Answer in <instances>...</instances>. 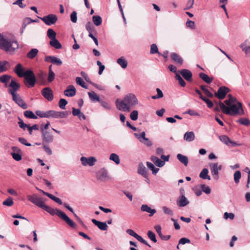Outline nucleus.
Instances as JSON below:
<instances>
[{"instance_id":"052dcab7","label":"nucleus","mask_w":250,"mask_h":250,"mask_svg":"<svg viewBox=\"0 0 250 250\" xmlns=\"http://www.w3.org/2000/svg\"><path fill=\"white\" fill-rule=\"evenodd\" d=\"M11 154L13 158L16 161H19L22 159L21 155L19 153L12 152Z\"/></svg>"},{"instance_id":"0e129e2a","label":"nucleus","mask_w":250,"mask_h":250,"mask_svg":"<svg viewBox=\"0 0 250 250\" xmlns=\"http://www.w3.org/2000/svg\"><path fill=\"white\" fill-rule=\"evenodd\" d=\"M134 135L140 141V140H145V139H146V133L144 131L142 132L140 135H139L137 133H134Z\"/></svg>"},{"instance_id":"680f3d73","label":"nucleus","mask_w":250,"mask_h":250,"mask_svg":"<svg viewBox=\"0 0 250 250\" xmlns=\"http://www.w3.org/2000/svg\"><path fill=\"white\" fill-rule=\"evenodd\" d=\"M97 64L99 66L98 73L99 75H101L105 68V66L104 65L102 64V62L100 61H97Z\"/></svg>"},{"instance_id":"864d4df0","label":"nucleus","mask_w":250,"mask_h":250,"mask_svg":"<svg viewBox=\"0 0 250 250\" xmlns=\"http://www.w3.org/2000/svg\"><path fill=\"white\" fill-rule=\"evenodd\" d=\"M2 204L4 206L11 207L14 204V202L11 197H9L3 202Z\"/></svg>"},{"instance_id":"f3484780","label":"nucleus","mask_w":250,"mask_h":250,"mask_svg":"<svg viewBox=\"0 0 250 250\" xmlns=\"http://www.w3.org/2000/svg\"><path fill=\"white\" fill-rule=\"evenodd\" d=\"M81 161L83 166H85L86 165H89L90 166H93L96 162V159L93 157H90L88 158L84 157H82L81 158Z\"/></svg>"},{"instance_id":"603ef678","label":"nucleus","mask_w":250,"mask_h":250,"mask_svg":"<svg viewBox=\"0 0 250 250\" xmlns=\"http://www.w3.org/2000/svg\"><path fill=\"white\" fill-rule=\"evenodd\" d=\"M237 122L241 124V125H245L246 126H248L250 125V121L247 118H240L238 120Z\"/></svg>"},{"instance_id":"393cba45","label":"nucleus","mask_w":250,"mask_h":250,"mask_svg":"<svg viewBox=\"0 0 250 250\" xmlns=\"http://www.w3.org/2000/svg\"><path fill=\"white\" fill-rule=\"evenodd\" d=\"M138 172L139 174L142 175L144 177H145L146 179H147L148 181H149L147 172L143 164H139Z\"/></svg>"},{"instance_id":"f704fd0d","label":"nucleus","mask_w":250,"mask_h":250,"mask_svg":"<svg viewBox=\"0 0 250 250\" xmlns=\"http://www.w3.org/2000/svg\"><path fill=\"white\" fill-rule=\"evenodd\" d=\"M49 44L51 46L54 47L56 49H61L62 47V44L56 39V38L50 40Z\"/></svg>"},{"instance_id":"2f4dec72","label":"nucleus","mask_w":250,"mask_h":250,"mask_svg":"<svg viewBox=\"0 0 250 250\" xmlns=\"http://www.w3.org/2000/svg\"><path fill=\"white\" fill-rule=\"evenodd\" d=\"M177 158L178 160L183 164L185 166H187L188 162V158L187 156L181 154H178Z\"/></svg>"},{"instance_id":"58836bf2","label":"nucleus","mask_w":250,"mask_h":250,"mask_svg":"<svg viewBox=\"0 0 250 250\" xmlns=\"http://www.w3.org/2000/svg\"><path fill=\"white\" fill-rule=\"evenodd\" d=\"M92 20L94 24L96 26H99L101 24L102 20L100 16H93Z\"/></svg>"},{"instance_id":"aec40b11","label":"nucleus","mask_w":250,"mask_h":250,"mask_svg":"<svg viewBox=\"0 0 250 250\" xmlns=\"http://www.w3.org/2000/svg\"><path fill=\"white\" fill-rule=\"evenodd\" d=\"M76 88L73 85H69L64 91V94L68 97H73L76 95Z\"/></svg>"},{"instance_id":"338daca9","label":"nucleus","mask_w":250,"mask_h":250,"mask_svg":"<svg viewBox=\"0 0 250 250\" xmlns=\"http://www.w3.org/2000/svg\"><path fill=\"white\" fill-rule=\"evenodd\" d=\"M55 74L53 71L48 72L47 81L48 83H51L55 79Z\"/></svg>"},{"instance_id":"13d9d810","label":"nucleus","mask_w":250,"mask_h":250,"mask_svg":"<svg viewBox=\"0 0 250 250\" xmlns=\"http://www.w3.org/2000/svg\"><path fill=\"white\" fill-rule=\"evenodd\" d=\"M156 91L157 92V95L152 96V98L153 99H157L162 98L163 97V93L162 90L160 89L157 88L156 89Z\"/></svg>"},{"instance_id":"5fc2aeb1","label":"nucleus","mask_w":250,"mask_h":250,"mask_svg":"<svg viewBox=\"0 0 250 250\" xmlns=\"http://www.w3.org/2000/svg\"><path fill=\"white\" fill-rule=\"evenodd\" d=\"M76 82L78 84L81 85L83 88H87V86H86V85L85 84L84 82H83V81L81 77H77L76 78Z\"/></svg>"},{"instance_id":"a19ab883","label":"nucleus","mask_w":250,"mask_h":250,"mask_svg":"<svg viewBox=\"0 0 250 250\" xmlns=\"http://www.w3.org/2000/svg\"><path fill=\"white\" fill-rule=\"evenodd\" d=\"M150 53L151 54H154L157 53L159 55H161V53H160L158 51L157 45L155 43L152 44L151 45Z\"/></svg>"},{"instance_id":"6e6d98bb","label":"nucleus","mask_w":250,"mask_h":250,"mask_svg":"<svg viewBox=\"0 0 250 250\" xmlns=\"http://www.w3.org/2000/svg\"><path fill=\"white\" fill-rule=\"evenodd\" d=\"M67 104V101L64 99H61L59 102V107L62 109L65 108V105Z\"/></svg>"},{"instance_id":"b1692460","label":"nucleus","mask_w":250,"mask_h":250,"mask_svg":"<svg viewBox=\"0 0 250 250\" xmlns=\"http://www.w3.org/2000/svg\"><path fill=\"white\" fill-rule=\"evenodd\" d=\"M92 222L97 226L99 229L102 230H106L107 229L108 226L105 222H102L96 220L95 219H92Z\"/></svg>"},{"instance_id":"e2e57ef3","label":"nucleus","mask_w":250,"mask_h":250,"mask_svg":"<svg viewBox=\"0 0 250 250\" xmlns=\"http://www.w3.org/2000/svg\"><path fill=\"white\" fill-rule=\"evenodd\" d=\"M139 241L141 242L142 243L147 246L149 247H151L150 245L145 240H144L141 236L137 234V236L135 238Z\"/></svg>"},{"instance_id":"09e8293b","label":"nucleus","mask_w":250,"mask_h":250,"mask_svg":"<svg viewBox=\"0 0 250 250\" xmlns=\"http://www.w3.org/2000/svg\"><path fill=\"white\" fill-rule=\"evenodd\" d=\"M148 237L153 242L156 243L157 239L155 233L151 230H148L147 233Z\"/></svg>"},{"instance_id":"de8ad7c7","label":"nucleus","mask_w":250,"mask_h":250,"mask_svg":"<svg viewBox=\"0 0 250 250\" xmlns=\"http://www.w3.org/2000/svg\"><path fill=\"white\" fill-rule=\"evenodd\" d=\"M241 177V172L239 170H237L234 172V180L236 184H238L239 183V180Z\"/></svg>"},{"instance_id":"9b49d317","label":"nucleus","mask_w":250,"mask_h":250,"mask_svg":"<svg viewBox=\"0 0 250 250\" xmlns=\"http://www.w3.org/2000/svg\"><path fill=\"white\" fill-rule=\"evenodd\" d=\"M41 19L47 25L54 24L57 21V16L54 14H49L41 18Z\"/></svg>"},{"instance_id":"f03ea898","label":"nucleus","mask_w":250,"mask_h":250,"mask_svg":"<svg viewBox=\"0 0 250 250\" xmlns=\"http://www.w3.org/2000/svg\"><path fill=\"white\" fill-rule=\"evenodd\" d=\"M218 104L223 113L235 116L236 115H243L244 114V111L243 108L242 104L237 102V104H232L230 106H226L224 103L219 101Z\"/></svg>"},{"instance_id":"2eb2a0df","label":"nucleus","mask_w":250,"mask_h":250,"mask_svg":"<svg viewBox=\"0 0 250 250\" xmlns=\"http://www.w3.org/2000/svg\"><path fill=\"white\" fill-rule=\"evenodd\" d=\"M41 93L49 101H51L53 99V91L50 87H47L43 88L42 90Z\"/></svg>"},{"instance_id":"ea45409f","label":"nucleus","mask_w":250,"mask_h":250,"mask_svg":"<svg viewBox=\"0 0 250 250\" xmlns=\"http://www.w3.org/2000/svg\"><path fill=\"white\" fill-rule=\"evenodd\" d=\"M24 115L28 118L36 119H37V116H36L34 113L30 110H26L24 112Z\"/></svg>"},{"instance_id":"9d476101","label":"nucleus","mask_w":250,"mask_h":250,"mask_svg":"<svg viewBox=\"0 0 250 250\" xmlns=\"http://www.w3.org/2000/svg\"><path fill=\"white\" fill-rule=\"evenodd\" d=\"M43 144H49L53 142L54 136L52 133L48 131H44L41 128Z\"/></svg>"},{"instance_id":"c9c22d12","label":"nucleus","mask_w":250,"mask_h":250,"mask_svg":"<svg viewBox=\"0 0 250 250\" xmlns=\"http://www.w3.org/2000/svg\"><path fill=\"white\" fill-rule=\"evenodd\" d=\"M88 95L91 101L93 102H100L99 96L94 91L89 92Z\"/></svg>"},{"instance_id":"37998d69","label":"nucleus","mask_w":250,"mask_h":250,"mask_svg":"<svg viewBox=\"0 0 250 250\" xmlns=\"http://www.w3.org/2000/svg\"><path fill=\"white\" fill-rule=\"evenodd\" d=\"M68 114V112L67 111H56V118H66Z\"/></svg>"},{"instance_id":"f257e3e1","label":"nucleus","mask_w":250,"mask_h":250,"mask_svg":"<svg viewBox=\"0 0 250 250\" xmlns=\"http://www.w3.org/2000/svg\"><path fill=\"white\" fill-rule=\"evenodd\" d=\"M138 104V100L134 94L130 93L125 95L122 101H116L117 108L123 111H130L132 106Z\"/></svg>"},{"instance_id":"ddd939ff","label":"nucleus","mask_w":250,"mask_h":250,"mask_svg":"<svg viewBox=\"0 0 250 250\" xmlns=\"http://www.w3.org/2000/svg\"><path fill=\"white\" fill-rule=\"evenodd\" d=\"M12 100L17 104L19 106L23 109H26L28 108V105L26 103L23 101L21 97L17 94L12 97Z\"/></svg>"},{"instance_id":"a211bd4d","label":"nucleus","mask_w":250,"mask_h":250,"mask_svg":"<svg viewBox=\"0 0 250 250\" xmlns=\"http://www.w3.org/2000/svg\"><path fill=\"white\" fill-rule=\"evenodd\" d=\"M14 72L20 78L23 77L26 74V71H24V68L21 63H18L16 65Z\"/></svg>"},{"instance_id":"a878e982","label":"nucleus","mask_w":250,"mask_h":250,"mask_svg":"<svg viewBox=\"0 0 250 250\" xmlns=\"http://www.w3.org/2000/svg\"><path fill=\"white\" fill-rule=\"evenodd\" d=\"M171 59L177 64L182 65L183 63V59L176 53H172L171 54Z\"/></svg>"},{"instance_id":"c85d7f7f","label":"nucleus","mask_w":250,"mask_h":250,"mask_svg":"<svg viewBox=\"0 0 250 250\" xmlns=\"http://www.w3.org/2000/svg\"><path fill=\"white\" fill-rule=\"evenodd\" d=\"M151 160L158 167H162L165 165V162L155 156L151 157Z\"/></svg>"},{"instance_id":"72a5a7b5","label":"nucleus","mask_w":250,"mask_h":250,"mask_svg":"<svg viewBox=\"0 0 250 250\" xmlns=\"http://www.w3.org/2000/svg\"><path fill=\"white\" fill-rule=\"evenodd\" d=\"M45 76L46 74L44 73L43 71H40L37 75L38 79L40 82L41 84L44 85L45 84Z\"/></svg>"},{"instance_id":"0eeeda50","label":"nucleus","mask_w":250,"mask_h":250,"mask_svg":"<svg viewBox=\"0 0 250 250\" xmlns=\"http://www.w3.org/2000/svg\"><path fill=\"white\" fill-rule=\"evenodd\" d=\"M209 166L210 169L211 175H212L213 178L215 180H218L219 171L221 170L222 166L218 165V163H210L209 164Z\"/></svg>"},{"instance_id":"4468645a","label":"nucleus","mask_w":250,"mask_h":250,"mask_svg":"<svg viewBox=\"0 0 250 250\" xmlns=\"http://www.w3.org/2000/svg\"><path fill=\"white\" fill-rule=\"evenodd\" d=\"M178 74L181 75L182 77L188 82H191L192 80V72L187 69H183L178 71Z\"/></svg>"},{"instance_id":"6e6552de","label":"nucleus","mask_w":250,"mask_h":250,"mask_svg":"<svg viewBox=\"0 0 250 250\" xmlns=\"http://www.w3.org/2000/svg\"><path fill=\"white\" fill-rule=\"evenodd\" d=\"M28 199L31 201L32 203L36 205L38 207L41 208H42L43 206L45 205L42 199L40 197H38L36 194H33L32 195H28L27 196Z\"/></svg>"},{"instance_id":"20e7f679","label":"nucleus","mask_w":250,"mask_h":250,"mask_svg":"<svg viewBox=\"0 0 250 250\" xmlns=\"http://www.w3.org/2000/svg\"><path fill=\"white\" fill-rule=\"evenodd\" d=\"M18 48V44L16 41H12L10 39L5 38L0 33V49L7 52L10 50V48L14 50Z\"/></svg>"},{"instance_id":"49530a36","label":"nucleus","mask_w":250,"mask_h":250,"mask_svg":"<svg viewBox=\"0 0 250 250\" xmlns=\"http://www.w3.org/2000/svg\"><path fill=\"white\" fill-rule=\"evenodd\" d=\"M117 62L123 68H125L127 67V62L122 58H119L117 60Z\"/></svg>"},{"instance_id":"774afa93","label":"nucleus","mask_w":250,"mask_h":250,"mask_svg":"<svg viewBox=\"0 0 250 250\" xmlns=\"http://www.w3.org/2000/svg\"><path fill=\"white\" fill-rule=\"evenodd\" d=\"M186 25L187 27L191 28V29H195V22L193 21H191L189 20H188L186 22Z\"/></svg>"},{"instance_id":"8fccbe9b","label":"nucleus","mask_w":250,"mask_h":250,"mask_svg":"<svg viewBox=\"0 0 250 250\" xmlns=\"http://www.w3.org/2000/svg\"><path fill=\"white\" fill-rule=\"evenodd\" d=\"M18 124L20 128L25 130L26 128L28 129V127L30 126L29 125H27L26 124L24 123L22 120H21L20 118L19 117Z\"/></svg>"},{"instance_id":"69168bd1","label":"nucleus","mask_w":250,"mask_h":250,"mask_svg":"<svg viewBox=\"0 0 250 250\" xmlns=\"http://www.w3.org/2000/svg\"><path fill=\"white\" fill-rule=\"evenodd\" d=\"M36 114L41 118H47V111L43 112L41 110H37Z\"/></svg>"},{"instance_id":"1a4fd4ad","label":"nucleus","mask_w":250,"mask_h":250,"mask_svg":"<svg viewBox=\"0 0 250 250\" xmlns=\"http://www.w3.org/2000/svg\"><path fill=\"white\" fill-rule=\"evenodd\" d=\"M229 91L230 89L228 87L224 86H221L218 88L217 92L214 93V96L219 100H223Z\"/></svg>"},{"instance_id":"4c0bfd02","label":"nucleus","mask_w":250,"mask_h":250,"mask_svg":"<svg viewBox=\"0 0 250 250\" xmlns=\"http://www.w3.org/2000/svg\"><path fill=\"white\" fill-rule=\"evenodd\" d=\"M146 166L149 169L152 170V173L154 175L156 174L159 170L158 168L155 167L154 165L149 162H146Z\"/></svg>"},{"instance_id":"bf43d9fd","label":"nucleus","mask_w":250,"mask_h":250,"mask_svg":"<svg viewBox=\"0 0 250 250\" xmlns=\"http://www.w3.org/2000/svg\"><path fill=\"white\" fill-rule=\"evenodd\" d=\"M200 188H201L202 190L206 194H209L210 193L211 189L208 186H206L205 185H201Z\"/></svg>"},{"instance_id":"c03bdc74","label":"nucleus","mask_w":250,"mask_h":250,"mask_svg":"<svg viewBox=\"0 0 250 250\" xmlns=\"http://www.w3.org/2000/svg\"><path fill=\"white\" fill-rule=\"evenodd\" d=\"M47 35L51 40L56 39V33L52 29H49L47 32Z\"/></svg>"},{"instance_id":"4be33fe9","label":"nucleus","mask_w":250,"mask_h":250,"mask_svg":"<svg viewBox=\"0 0 250 250\" xmlns=\"http://www.w3.org/2000/svg\"><path fill=\"white\" fill-rule=\"evenodd\" d=\"M142 211L146 212L149 213V216H152L156 212L155 209H152L147 205H142L141 207Z\"/></svg>"},{"instance_id":"7c9ffc66","label":"nucleus","mask_w":250,"mask_h":250,"mask_svg":"<svg viewBox=\"0 0 250 250\" xmlns=\"http://www.w3.org/2000/svg\"><path fill=\"white\" fill-rule=\"evenodd\" d=\"M11 77L8 75H3L0 77V83H3L5 84V87H7L8 83L11 79Z\"/></svg>"},{"instance_id":"c756f323","label":"nucleus","mask_w":250,"mask_h":250,"mask_svg":"<svg viewBox=\"0 0 250 250\" xmlns=\"http://www.w3.org/2000/svg\"><path fill=\"white\" fill-rule=\"evenodd\" d=\"M199 77L208 84L210 83L213 81V78H210L208 75L204 73H200L199 74Z\"/></svg>"},{"instance_id":"79ce46f5","label":"nucleus","mask_w":250,"mask_h":250,"mask_svg":"<svg viewBox=\"0 0 250 250\" xmlns=\"http://www.w3.org/2000/svg\"><path fill=\"white\" fill-rule=\"evenodd\" d=\"M175 79L178 81L179 84L181 86L185 87L186 86V83L185 82L178 73H176Z\"/></svg>"},{"instance_id":"39448f33","label":"nucleus","mask_w":250,"mask_h":250,"mask_svg":"<svg viewBox=\"0 0 250 250\" xmlns=\"http://www.w3.org/2000/svg\"><path fill=\"white\" fill-rule=\"evenodd\" d=\"M23 77L24 78V83L26 86L33 87L35 86L36 78L33 71L31 70H26V74Z\"/></svg>"},{"instance_id":"412c9836","label":"nucleus","mask_w":250,"mask_h":250,"mask_svg":"<svg viewBox=\"0 0 250 250\" xmlns=\"http://www.w3.org/2000/svg\"><path fill=\"white\" fill-rule=\"evenodd\" d=\"M45 61L46 62H50L52 63L55 64L57 65H61L62 64V61L54 56H47L45 58Z\"/></svg>"},{"instance_id":"dca6fc26","label":"nucleus","mask_w":250,"mask_h":250,"mask_svg":"<svg viewBox=\"0 0 250 250\" xmlns=\"http://www.w3.org/2000/svg\"><path fill=\"white\" fill-rule=\"evenodd\" d=\"M96 177L101 181H105L109 179L107 171L104 168H102L97 172Z\"/></svg>"},{"instance_id":"7ed1b4c3","label":"nucleus","mask_w":250,"mask_h":250,"mask_svg":"<svg viewBox=\"0 0 250 250\" xmlns=\"http://www.w3.org/2000/svg\"><path fill=\"white\" fill-rule=\"evenodd\" d=\"M42 209L45 210L51 215L55 214L57 215L59 218L64 221L69 226L72 228H76V224L70 218H69L67 215L61 210L57 209H54L53 208L46 205L45 204L43 206Z\"/></svg>"},{"instance_id":"473e14b6","label":"nucleus","mask_w":250,"mask_h":250,"mask_svg":"<svg viewBox=\"0 0 250 250\" xmlns=\"http://www.w3.org/2000/svg\"><path fill=\"white\" fill-rule=\"evenodd\" d=\"M208 169L206 168H204L200 172L199 174V177L203 179H208L210 180V177L208 175Z\"/></svg>"},{"instance_id":"e433bc0d","label":"nucleus","mask_w":250,"mask_h":250,"mask_svg":"<svg viewBox=\"0 0 250 250\" xmlns=\"http://www.w3.org/2000/svg\"><path fill=\"white\" fill-rule=\"evenodd\" d=\"M39 50L36 48L32 49L26 55L27 57L30 59H34L38 54Z\"/></svg>"},{"instance_id":"4d7b16f0","label":"nucleus","mask_w":250,"mask_h":250,"mask_svg":"<svg viewBox=\"0 0 250 250\" xmlns=\"http://www.w3.org/2000/svg\"><path fill=\"white\" fill-rule=\"evenodd\" d=\"M130 118L133 121H136L138 118V112L137 110H133L130 114Z\"/></svg>"},{"instance_id":"cd10ccee","label":"nucleus","mask_w":250,"mask_h":250,"mask_svg":"<svg viewBox=\"0 0 250 250\" xmlns=\"http://www.w3.org/2000/svg\"><path fill=\"white\" fill-rule=\"evenodd\" d=\"M184 139L188 142H191L195 139V135L193 132H187L184 136Z\"/></svg>"},{"instance_id":"f8f14e48","label":"nucleus","mask_w":250,"mask_h":250,"mask_svg":"<svg viewBox=\"0 0 250 250\" xmlns=\"http://www.w3.org/2000/svg\"><path fill=\"white\" fill-rule=\"evenodd\" d=\"M219 139L223 143L229 146H240V144L236 142H233L226 135H221L219 137Z\"/></svg>"},{"instance_id":"3c124183","label":"nucleus","mask_w":250,"mask_h":250,"mask_svg":"<svg viewBox=\"0 0 250 250\" xmlns=\"http://www.w3.org/2000/svg\"><path fill=\"white\" fill-rule=\"evenodd\" d=\"M237 102H237V99L233 97L231 99L226 100L224 101V103L227 106H230L231 104H235L236 103H237Z\"/></svg>"},{"instance_id":"6ab92c4d","label":"nucleus","mask_w":250,"mask_h":250,"mask_svg":"<svg viewBox=\"0 0 250 250\" xmlns=\"http://www.w3.org/2000/svg\"><path fill=\"white\" fill-rule=\"evenodd\" d=\"M240 47L247 55L250 56V40H246L240 45Z\"/></svg>"},{"instance_id":"a18cd8bd","label":"nucleus","mask_w":250,"mask_h":250,"mask_svg":"<svg viewBox=\"0 0 250 250\" xmlns=\"http://www.w3.org/2000/svg\"><path fill=\"white\" fill-rule=\"evenodd\" d=\"M109 159L114 161L116 164L120 163V159L118 155L115 153H111L110 155Z\"/></svg>"},{"instance_id":"423d86ee","label":"nucleus","mask_w":250,"mask_h":250,"mask_svg":"<svg viewBox=\"0 0 250 250\" xmlns=\"http://www.w3.org/2000/svg\"><path fill=\"white\" fill-rule=\"evenodd\" d=\"M8 86L9 87L8 92L12 95V97L18 94L17 92L20 88V84L19 83L17 82L14 79H13L11 81Z\"/></svg>"},{"instance_id":"bb28decb","label":"nucleus","mask_w":250,"mask_h":250,"mask_svg":"<svg viewBox=\"0 0 250 250\" xmlns=\"http://www.w3.org/2000/svg\"><path fill=\"white\" fill-rule=\"evenodd\" d=\"M189 203V202L184 195H182L177 201V205L179 207H185Z\"/></svg>"},{"instance_id":"5701e85b","label":"nucleus","mask_w":250,"mask_h":250,"mask_svg":"<svg viewBox=\"0 0 250 250\" xmlns=\"http://www.w3.org/2000/svg\"><path fill=\"white\" fill-rule=\"evenodd\" d=\"M10 67L9 62L6 61H0V73L7 71Z\"/></svg>"}]
</instances>
